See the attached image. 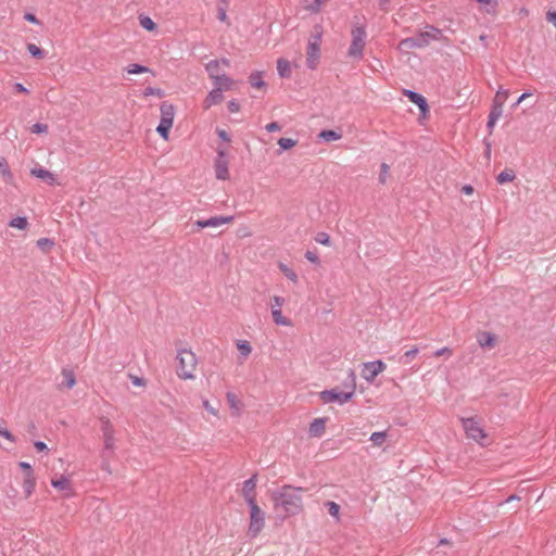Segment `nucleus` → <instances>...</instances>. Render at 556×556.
Returning a JSON list of instances; mask_svg holds the SVG:
<instances>
[{"label":"nucleus","mask_w":556,"mask_h":556,"mask_svg":"<svg viewBox=\"0 0 556 556\" xmlns=\"http://www.w3.org/2000/svg\"><path fill=\"white\" fill-rule=\"evenodd\" d=\"M126 71L128 74H141V73H147L150 70L140 64H130L129 66H127Z\"/></svg>","instance_id":"obj_36"},{"label":"nucleus","mask_w":556,"mask_h":556,"mask_svg":"<svg viewBox=\"0 0 556 556\" xmlns=\"http://www.w3.org/2000/svg\"><path fill=\"white\" fill-rule=\"evenodd\" d=\"M429 35H430L429 33H422L416 38H405L400 41L399 49L404 51V50L426 47L429 45V40H428Z\"/></svg>","instance_id":"obj_9"},{"label":"nucleus","mask_w":556,"mask_h":556,"mask_svg":"<svg viewBox=\"0 0 556 556\" xmlns=\"http://www.w3.org/2000/svg\"><path fill=\"white\" fill-rule=\"evenodd\" d=\"M237 348L244 357H247L252 351V348L248 341H239L237 343Z\"/></svg>","instance_id":"obj_40"},{"label":"nucleus","mask_w":556,"mask_h":556,"mask_svg":"<svg viewBox=\"0 0 556 556\" xmlns=\"http://www.w3.org/2000/svg\"><path fill=\"white\" fill-rule=\"evenodd\" d=\"M103 438H104V450L103 456L109 457L110 454L113 453L114 450V438L112 427L110 425V419H106L102 425Z\"/></svg>","instance_id":"obj_12"},{"label":"nucleus","mask_w":556,"mask_h":556,"mask_svg":"<svg viewBox=\"0 0 556 556\" xmlns=\"http://www.w3.org/2000/svg\"><path fill=\"white\" fill-rule=\"evenodd\" d=\"M139 23L142 28L149 31H153L156 28V24L152 21V18L146 15L139 16Z\"/></svg>","instance_id":"obj_30"},{"label":"nucleus","mask_w":556,"mask_h":556,"mask_svg":"<svg viewBox=\"0 0 556 556\" xmlns=\"http://www.w3.org/2000/svg\"><path fill=\"white\" fill-rule=\"evenodd\" d=\"M477 341L483 349H493L495 346V338L491 332L488 331L478 333Z\"/></svg>","instance_id":"obj_18"},{"label":"nucleus","mask_w":556,"mask_h":556,"mask_svg":"<svg viewBox=\"0 0 556 556\" xmlns=\"http://www.w3.org/2000/svg\"><path fill=\"white\" fill-rule=\"evenodd\" d=\"M216 178L219 180H227L229 178L228 161L224 150H217V157L214 164Z\"/></svg>","instance_id":"obj_8"},{"label":"nucleus","mask_w":556,"mask_h":556,"mask_svg":"<svg viewBox=\"0 0 556 556\" xmlns=\"http://www.w3.org/2000/svg\"><path fill=\"white\" fill-rule=\"evenodd\" d=\"M63 377L64 380L62 382V386H65L68 389L73 388V386L75 384V378L73 377L72 371L63 370Z\"/></svg>","instance_id":"obj_37"},{"label":"nucleus","mask_w":556,"mask_h":556,"mask_svg":"<svg viewBox=\"0 0 556 556\" xmlns=\"http://www.w3.org/2000/svg\"><path fill=\"white\" fill-rule=\"evenodd\" d=\"M240 106H239V103L235 100H231L228 102V110L231 112V113H237L239 111Z\"/></svg>","instance_id":"obj_57"},{"label":"nucleus","mask_w":556,"mask_h":556,"mask_svg":"<svg viewBox=\"0 0 556 556\" xmlns=\"http://www.w3.org/2000/svg\"><path fill=\"white\" fill-rule=\"evenodd\" d=\"M20 467L26 471V475H34V471H33V468L30 466V464L26 463V462H21L20 463Z\"/></svg>","instance_id":"obj_58"},{"label":"nucleus","mask_w":556,"mask_h":556,"mask_svg":"<svg viewBox=\"0 0 556 556\" xmlns=\"http://www.w3.org/2000/svg\"><path fill=\"white\" fill-rule=\"evenodd\" d=\"M178 368L177 375L181 379H193V371L197 367V356L189 350H180L177 355Z\"/></svg>","instance_id":"obj_5"},{"label":"nucleus","mask_w":556,"mask_h":556,"mask_svg":"<svg viewBox=\"0 0 556 556\" xmlns=\"http://www.w3.org/2000/svg\"><path fill=\"white\" fill-rule=\"evenodd\" d=\"M463 429L468 439L477 442L481 446L489 444V434L486 433L482 419H460Z\"/></svg>","instance_id":"obj_4"},{"label":"nucleus","mask_w":556,"mask_h":556,"mask_svg":"<svg viewBox=\"0 0 556 556\" xmlns=\"http://www.w3.org/2000/svg\"><path fill=\"white\" fill-rule=\"evenodd\" d=\"M326 420L327 419H313L308 429L309 435L315 438L320 437L325 431Z\"/></svg>","instance_id":"obj_22"},{"label":"nucleus","mask_w":556,"mask_h":556,"mask_svg":"<svg viewBox=\"0 0 556 556\" xmlns=\"http://www.w3.org/2000/svg\"><path fill=\"white\" fill-rule=\"evenodd\" d=\"M404 94L409 99V101L417 104L422 113L428 110L426 99L421 94L412 90H405Z\"/></svg>","instance_id":"obj_17"},{"label":"nucleus","mask_w":556,"mask_h":556,"mask_svg":"<svg viewBox=\"0 0 556 556\" xmlns=\"http://www.w3.org/2000/svg\"><path fill=\"white\" fill-rule=\"evenodd\" d=\"M9 225H10V227L24 230L27 228L28 222H27L26 217H15L10 220Z\"/></svg>","instance_id":"obj_31"},{"label":"nucleus","mask_w":556,"mask_h":556,"mask_svg":"<svg viewBox=\"0 0 556 556\" xmlns=\"http://www.w3.org/2000/svg\"><path fill=\"white\" fill-rule=\"evenodd\" d=\"M51 485L60 491L67 492V496L72 495V486L68 478L61 476L59 479L51 480Z\"/></svg>","instance_id":"obj_21"},{"label":"nucleus","mask_w":556,"mask_h":556,"mask_svg":"<svg viewBox=\"0 0 556 556\" xmlns=\"http://www.w3.org/2000/svg\"><path fill=\"white\" fill-rule=\"evenodd\" d=\"M325 506L327 507L329 515H331L336 521H340V506L332 501L326 502Z\"/></svg>","instance_id":"obj_28"},{"label":"nucleus","mask_w":556,"mask_h":556,"mask_svg":"<svg viewBox=\"0 0 556 556\" xmlns=\"http://www.w3.org/2000/svg\"><path fill=\"white\" fill-rule=\"evenodd\" d=\"M217 18H218L220 22L227 23L228 17H227V14H226V8H225V7H218V10H217Z\"/></svg>","instance_id":"obj_49"},{"label":"nucleus","mask_w":556,"mask_h":556,"mask_svg":"<svg viewBox=\"0 0 556 556\" xmlns=\"http://www.w3.org/2000/svg\"><path fill=\"white\" fill-rule=\"evenodd\" d=\"M280 129H281L280 125L278 123H276V122H273V123H269V124L266 125V130L268 132L278 131Z\"/></svg>","instance_id":"obj_56"},{"label":"nucleus","mask_w":556,"mask_h":556,"mask_svg":"<svg viewBox=\"0 0 556 556\" xmlns=\"http://www.w3.org/2000/svg\"><path fill=\"white\" fill-rule=\"evenodd\" d=\"M502 114H503V105L500 103V100H498L496 103L492 104V109L489 114V117L491 119L498 121V118L502 116Z\"/></svg>","instance_id":"obj_32"},{"label":"nucleus","mask_w":556,"mask_h":556,"mask_svg":"<svg viewBox=\"0 0 556 556\" xmlns=\"http://www.w3.org/2000/svg\"><path fill=\"white\" fill-rule=\"evenodd\" d=\"M53 241L48 239V238H41L37 241V245L38 248H40L41 250L43 251H47L48 249H50L52 245H53Z\"/></svg>","instance_id":"obj_45"},{"label":"nucleus","mask_w":556,"mask_h":556,"mask_svg":"<svg viewBox=\"0 0 556 556\" xmlns=\"http://www.w3.org/2000/svg\"><path fill=\"white\" fill-rule=\"evenodd\" d=\"M24 18L30 23L38 24L37 17L31 13H26Z\"/></svg>","instance_id":"obj_63"},{"label":"nucleus","mask_w":556,"mask_h":556,"mask_svg":"<svg viewBox=\"0 0 556 556\" xmlns=\"http://www.w3.org/2000/svg\"><path fill=\"white\" fill-rule=\"evenodd\" d=\"M283 303H285V299L283 298H281V296H274L273 300H271V304H270L271 314H273L274 321L277 325L289 326L290 325V320L288 318H286L282 315V312H281V306L283 305Z\"/></svg>","instance_id":"obj_10"},{"label":"nucleus","mask_w":556,"mask_h":556,"mask_svg":"<svg viewBox=\"0 0 556 556\" xmlns=\"http://www.w3.org/2000/svg\"><path fill=\"white\" fill-rule=\"evenodd\" d=\"M367 33L363 23L354 22L351 29V45L348 50V56L354 60H361L364 55Z\"/></svg>","instance_id":"obj_3"},{"label":"nucleus","mask_w":556,"mask_h":556,"mask_svg":"<svg viewBox=\"0 0 556 556\" xmlns=\"http://www.w3.org/2000/svg\"><path fill=\"white\" fill-rule=\"evenodd\" d=\"M0 174L2 175L5 182L13 185L14 176L9 168V165L4 157L0 156Z\"/></svg>","instance_id":"obj_24"},{"label":"nucleus","mask_w":556,"mask_h":556,"mask_svg":"<svg viewBox=\"0 0 556 556\" xmlns=\"http://www.w3.org/2000/svg\"><path fill=\"white\" fill-rule=\"evenodd\" d=\"M279 268L280 270L283 273V275L289 278L291 281L293 282H296L298 281V276L291 269L289 268L286 264L283 263H280L279 264Z\"/></svg>","instance_id":"obj_35"},{"label":"nucleus","mask_w":556,"mask_h":556,"mask_svg":"<svg viewBox=\"0 0 556 556\" xmlns=\"http://www.w3.org/2000/svg\"><path fill=\"white\" fill-rule=\"evenodd\" d=\"M233 220L232 216H214L205 220H197L194 226L198 229L206 228V227H219L225 224H229Z\"/></svg>","instance_id":"obj_13"},{"label":"nucleus","mask_w":556,"mask_h":556,"mask_svg":"<svg viewBox=\"0 0 556 556\" xmlns=\"http://www.w3.org/2000/svg\"><path fill=\"white\" fill-rule=\"evenodd\" d=\"M508 90H504L502 87L497 90L493 103H496L500 100V103L504 106L505 101L508 98Z\"/></svg>","instance_id":"obj_41"},{"label":"nucleus","mask_w":556,"mask_h":556,"mask_svg":"<svg viewBox=\"0 0 556 556\" xmlns=\"http://www.w3.org/2000/svg\"><path fill=\"white\" fill-rule=\"evenodd\" d=\"M36 485V479L34 475H26L23 483V489L26 494V496H29L31 492L34 491Z\"/></svg>","instance_id":"obj_26"},{"label":"nucleus","mask_w":556,"mask_h":556,"mask_svg":"<svg viewBox=\"0 0 556 556\" xmlns=\"http://www.w3.org/2000/svg\"><path fill=\"white\" fill-rule=\"evenodd\" d=\"M223 101V93L219 89L214 88L204 100V108L210 109L212 105Z\"/></svg>","instance_id":"obj_23"},{"label":"nucleus","mask_w":556,"mask_h":556,"mask_svg":"<svg viewBox=\"0 0 556 556\" xmlns=\"http://www.w3.org/2000/svg\"><path fill=\"white\" fill-rule=\"evenodd\" d=\"M34 445H35L36 450L39 451V452H43V451L48 450L47 444L45 442H42V441H36L34 443Z\"/></svg>","instance_id":"obj_60"},{"label":"nucleus","mask_w":556,"mask_h":556,"mask_svg":"<svg viewBox=\"0 0 556 556\" xmlns=\"http://www.w3.org/2000/svg\"><path fill=\"white\" fill-rule=\"evenodd\" d=\"M389 169H390V167H389V165H387L386 163H383V164L381 165V172H380V175H379V181H380L381 184H384V182H386L387 177H388V175H389Z\"/></svg>","instance_id":"obj_47"},{"label":"nucleus","mask_w":556,"mask_h":556,"mask_svg":"<svg viewBox=\"0 0 556 556\" xmlns=\"http://www.w3.org/2000/svg\"><path fill=\"white\" fill-rule=\"evenodd\" d=\"M278 144H279L281 150H289V149L293 148L296 144V141L294 139H291V138H280L278 140Z\"/></svg>","instance_id":"obj_38"},{"label":"nucleus","mask_w":556,"mask_h":556,"mask_svg":"<svg viewBox=\"0 0 556 556\" xmlns=\"http://www.w3.org/2000/svg\"><path fill=\"white\" fill-rule=\"evenodd\" d=\"M386 368L387 365L382 361L367 362L362 365L361 376L367 382H372Z\"/></svg>","instance_id":"obj_7"},{"label":"nucleus","mask_w":556,"mask_h":556,"mask_svg":"<svg viewBox=\"0 0 556 556\" xmlns=\"http://www.w3.org/2000/svg\"><path fill=\"white\" fill-rule=\"evenodd\" d=\"M172 128V125L169 124H163L160 122L159 126L156 127V131L164 138H168L169 129Z\"/></svg>","instance_id":"obj_43"},{"label":"nucleus","mask_w":556,"mask_h":556,"mask_svg":"<svg viewBox=\"0 0 556 556\" xmlns=\"http://www.w3.org/2000/svg\"><path fill=\"white\" fill-rule=\"evenodd\" d=\"M130 380L135 387H143L146 384L144 379L137 376H130Z\"/></svg>","instance_id":"obj_54"},{"label":"nucleus","mask_w":556,"mask_h":556,"mask_svg":"<svg viewBox=\"0 0 556 556\" xmlns=\"http://www.w3.org/2000/svg\"><path fill=\"white\" fill-rule=\"evenodd\" d=\"M214 86L216 89H219V91L230 90L233 86V79L227 76L225 73L220 75L218 78H215L213 80Z\"/></svg>","instance_id":"obj_20"},{"label":"nucleus","mask_w":556,"mask_h":556,"mask_svg":"<svg viewBox=\"0 0 556 556\" xmlns=\"http://www.w3.org/2000/svg\"><path fill=\"white\" fill-rule=\"evenodd\" d=\"M205 70L212 80L218 78L220 75L225 73V70L222 67V62L211 61L205 65Z\"/></svg>","instance_id":"obj_19"},{"label":"nucleus","mask_w":556,"mask_h":556,"mask_svg":"<svg viewBox=\"0 0 556 556\" xmlns=\"http://www.w3.org/2000/svg\"><path fill=\"white\" fill-rule=\"evenodd\" d=\"M47 130L48 126L46 124L37 123L31 126V132L34 134H43L47 132Z\"/></svg>","instance_id":"obj_48"},{"label":"nucleus","mask_w":556,"mask_h":556,"mask_svg":"<svg viewBox=\"0 0 556 556\" xmlns=\"http://www.w3.org/2000/svg\"><path fill=\"white\" fill-rule=\"evenodd\" d=\"M27 50L28 52L34 56V58H38V59H41L43 58V51L36 45L34 43H28L27 45Z\"/></svg>","instance_id":"obj_42"},{"label":"nucleus","mask_w":556,"mask_h":556,"mask_svg":"<svg viewBox=\"0 0 556 556\" xmlns=\"http://www.w3.org/2000/svg\"><path fill=\"white\" fill-rule=\"evenodd\" d=\"M30 175L43 180L49 186H53L56 181L55 175L42 167H34L30 169Z\"/></svg>","instance_id":"obj_15"},{"label":"nucleus","mask_w":556,"mask_h":556,"mask_svg":"<svg viewBox=\"0 0 556 556\" xmlns=\"http://www.w3.org/2000/svg\"><path fill=\"white\" fill-rule=\"evenodd\" d=\"M203 405L208 414L216 415V408L207 400L203 401Z\"/></svg>","instance_id":"obj_59"},{"label":"nucleus","mask_w":556,"mask_h":556,"mask_svg":"<svg viewBox=\"0 0 556 556\" xmlns=\"http://www.w3.org/2000/svg\"><path fill=\"white\" fill-rule=\"evenodd\" d=\"M216 132H217L218 137H219L222 140H224V141H230V138H229V136H228L227 131H225L224 129H217V131H216Z\"/></svg>","instance_id":"obj_61"},{"label":"nucleus","mask_w":556,"mask_h":556,"mask_svg":"<svg viewBox=\"0 0 556 556\" xmlns=\"http://www.w3.org/2000/svg\"><path fill=\"white\" fill-rule=\"evenodd\" d=\"M387 439V431H376L371 433L369 440L377 446H382Z\"/></svg>","instance_id":"obj_29"},{"label":"nucleus","mask_w":556,"mask_h":556,"mask_svg":"<svg viewBox=\"0 0 556 556\" xmlns=\"http://www.w3.org/2000/svg\"><path fill=\"white\" fill-rule=\"evenodd\" d=\"M356 375L350 369L346 379L343 381V388L336 387L331 390L321 391L318 396L325 404L334 403L343 405L348 403L355 394Z\"/></svg>","instance_id":"obj_2"},{"label":"nucleus","mask_w":556,"mask_h":556,"mask_svg":"<svg viewBox=\"0 0 556 556\" xmlns=\"http://www.w3.org/2000/svg\"><path fill=\"white\" fill-rule=\"evenodd\" d=\"M418 352H419V350L416 346L410 349V350H408V351H406L405 354H404V358H405L404 362L408 363V359L412 358V357H415L418 354Z\"/></svg>","instance_id":"obj_52"},{"label":"nucleus","mask_w":556,"mask_h":556,"mask_svg":"<svg viewBox=\"0 0 556 556\" xmlns=\"http://www.w3.org/2000/svg\"><path fill=\"white\" fill-rule=\"evenodd\" d=\"M430 35L428 36V40L430 39L438 40L441 35V30L434 27H431V31H428Z\"/></svg>","instance_id":"obj_55"},{"label":"nucleus","mask_w":556,"mask_h":556,"mask_svg":"<svg viewBox=\"0 0 556 556\" xmlns=\"http://www.w3.org/2000/svg\"><path fill=\"white\" fill-rule=\"evenodd\" d=\"M305 257H306L309 262H312V263H315V264L319 263V257H318L317 253H316V252H314V251H306V253H305Z\"/></svg>","instance_id":"obj_51"},{"label":"nucleus","mask_w":556,"mask_h":556,"mask_svg":"<svg viewBox=\"0 0 556 556\" xmlns=\"http://www.w3.org/2000/svg\"><path fill=\"white\" fill-rule=\"evenodd\" d=\"M320 56V49L317 42H309L306 51V64L309 68L317 67Z\"/></svg>","instance_id":"obj_14"},{"label":"nucleus","mask_w":556,"mask_h":556,"mask_svg":"<svg viewBox=\"0 0 556 556\" xmlns=\"http://www.w3.org/2000/svg\"><path fill=\"white\" fill-rule=\"evenodd\" d=\"M249 81L254 88H262L265 84L262 79L261 73H253L250 75Z\"/></svg>","instance_id":"obj_34"},{"label":"nucleus","mask_w":556,"mask_h":556,"mask_svg":"<svg viewBox=\"0 0 556 556\" xmlns=\"http://www.w3.org/2000/svg\"><path fill=\"white\" fill-rule=\"evenodd\" d=\"M315 240L320 244L330 245V237L326 232H318L315 237Z\"/></svg>","instance_id":"obj_44"},{"label":"nucleus","mask_w":556,"mask_h":556,"mask_svg":"<svg viewBox=\"0 0 556 556\" xmlns=\"http://www.w3.org/2000/svg\"><path fill=\"white\" fill-rule=\"evenodd\" d=\"M478 3L490 7L492 10H494L497 5V0H476Z\"/></svg>","instance_id":"obj_53"},{"label":"nucleus","mask_w":556,"mask_h":556,"mask_svg":"<svg viewBox=\"0 0 556 556\" xmlns=\"http://www.w3.org/2000/svg\"><path fill=\"white\" fill-rule=\"evenodd\" d=\"M451 355H452V350L448 348H442L434 352V356H437V357H440V356L450 357Z\"/></svg>","instance_id":"obj_50"},{"label":"nucleus","mask_w":556,"mask_h":556,"mask_svg":"<svg viewBox=\"0 0 556 556\" xmlns=\"http://www.w3.org/2000/svg\"><path fill=\"white\" fill-rule=\"evenodd\" d=\"M299 491L300 489H293L290 485H285L273 494L275 509L283 518L296 515L301 510L302 497Z\"/></svg>","instance_id":"obj_1"},{"label":"nucleus","mask_w":556,"mask_h":556,"mask_svg":"<svg viewBox=\"0 0 556 556\" xmlns=\"http://www.w3.org/2000/svg\"><path fill=\"white\" fill-rule=\"evenodd\" d=\"M277 71L281 77H289L291 75L290 62L285 59H279L277 61Z\"/></svg>","instance_id":"obj_25"},{"label":"nucleus","mask_w":556,"mask_h":556,"mask_svg":"<svg viewBox=\"0 0 556 556\" xmlns=\"http://www.w3.org/2000/svg\"><path fill=\"white\" fill-rule=\"evenodd\" d=\"M531 97L530 92H523L517 100V102L514 104V106H517L519 103H521L527 98Z\"/></svg>","instance_id":"obj_64"},{"label":"nucleus","mask_w":556,"mask_h":556,"mask_svg":"<svg viewBox=\"0 0 556 556\" xmlns=\"http://www.w3.org/2000/svg\"><path fill=\"white\" fill-rule=\"evenodd\" d=\"M462 192L465 193L466 195H471L473 193V188L470 185H465L462 188Z\"/></svg>","instance_id":"obj_62"},{"label":"nucleus","mask_w":556,"mask_h":556,"mask_svg":"<svg viewBox=\"0 0 556 556\" xmlns=\"http://www.w3.org/2000/svg\"><path fill=\"white\" fill-rule=\"evenodd\" d=\"M250 508V525L248 533L251 538H255L265 526V513L256 503L248 504Z\"/></svg>","instance_id":"obj_6"},{"label":"nucleus","mask_w":556,"mask_h":556,"mask_svg":"<svg viewBox=\"0 0 556 556\" xmlns=\"http://www.w3.org/2000/svg\"><path fill=\"white\" fill-rule=\"evenodd\" d=\"M0 435L9 440L10 442H15V438L9 431V429L0 424Z\"/></svg>","instance_id":"obj_46"},{"label":"nucleus","mask_w":556,"mask_h":556,"mask_svg":"<svg viewBox=\"0 0 556 556\" xmlns=\"http://www.w3.org/2000/svg\"><path fill=\"white\" fill-rule=\"evenodd\" d=\"M514 178H515L514 170L513 169H505V170L501 172L497 175L496 180H497L498 184L503 185V184L513 181Z\"/></svg>","instance_id":"obj_27"},{"label":"nucleus","mask_w":556,"mask_h":556,"mask_svg":"<svg viewBox=\"0 0 556 556\" xmlns=\"http://www.w3.org/2000/svg\"><path fill=\"white\" fill-rule=\"evenodd\" d=\"M257 482V476L253 475L251 478L247 479L242 484V495L247 504L256 503L255 501V488Z\"/></svg>","instance_id":"obj_11"},{"label":"nucleus","mask_w":556,"mask_h":556,"mask_svg":"<svg viewBox=\"0 0 556 556\" xmlns=\"http://www.w3.org/2000/svg\"><path fill=\"white\" fill-rule=\"evenodd\" d=\"M161 111V121L163 124H169L173 126L174 123V116H175V109L172 104L164 102L161 104L160 108Z\"/></svg>","instance_id":"obj_16"},{"label":"nucleus","mask_w":556,"mask_h":556,"mask_svg":"<svg viewBox=\"0 0 556 556\" xmlns=\"http://www.w3.org/2000/svg\"><path fill=\"white\" fill-rule=\"evenodd\" d=\"M319 137L326 141H334V140H339L341 138V134H339L334 130H323L319 134Z\"/></svg>","instance_id":"obj_33"},{"label":"nucleus","mask_w":556,"mask_h":556,"mask_svg":"<svg viewBox=\"0 0 556 556\" xmlns=\"http://www.w3.org/2000/svg\"><path fill=\"white\" fill-rule=\"evenodd\" d=\"M227 402L229 406L235 409L233 413H239V400L235 393H227Z\"/></svg>","instance_id":"obj_39"}]
</instances>
